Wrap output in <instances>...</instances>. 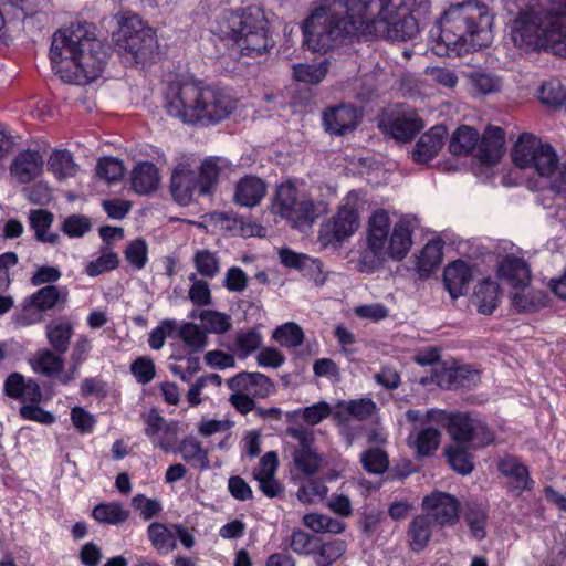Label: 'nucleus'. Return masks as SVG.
<instances>
[{
  "label": "nucleus",
  "mask_w": 566,
  "mask_h": 566,
  "mask_svg": "<svg viewBox=\"0 0 566 566\" xmlns=\"http://www.w3.org/2000/svg\"><path fill=\"white\" fill-rule=\"evenodd\" d=\"M429 0H322L302 25L304 43L327 51L353 36L412 39L419 30L413 11H428Z\"/></svg>",
  "instance_id": "f257e3e1"
},
{
  "label": "nucleus",
  "mask_w": 566,
  "mask_h": 566,
  "mask_svg": "<svg viewBox=\"0 0 566 566\" xmlns=\"http://www.w3.org/2000/svg\"><path fill=\"white\" fill-rule=\"evenodd\" d=\"M50 57L62 81L84 85L102 74L106 50L86 23H77L53 34Z\"/></svg>",
  "instance_id": "f03ea898"
},
{
  "label": "nucleus",
  "mask_w": 566,
  "mask_h": 566,
  "mask_svg": "<svg viewBox=\"0 0 566 566\" xmlns=\"http://www.w3.org/2000/svg\"><path fill=\"white\" fill-rule=\"evenodd\" d=\"M164 108L184 123L212 125L227 118L235 101L227 92L208 86L187 75H175L164 93Z\"/></svg>",
  "instance_id": "7ed1b4c3"
},
{
  "label": "nucleus",
  "mask_w": 566,
  "mask_h": 566,
  "mask_svg": "<svg viewBox=\"0 0 566 566\" xmlns=\"http://www.w3.org/2000/svg\"><path fill=\"white\" fill-rule=\"evenodd\" d=\"M493 17L489 8L479 2H464L450 7L439 21L438 53H464L491 43Z\"/></svg>",
  "instance_id": "20e7f679"
},
{
  "label": "nucleus",
  "mask_w": 566,
  "mask_h": 566,
  "mask_svg": "<svg viewBox=\"0 0 566 566\" xmlns=\"http://www.w3.org/2000/svg\"><path fill=\"white\" fill-rule=\"evenodd\" d=\"M512 39L520 48H544L566 53V0H539L522 10L512 23Z\"/></svg>",
  "instance_id": "39448f33"
},
{
  "label": "nucleus",
  "mask_w": 566,
  "mask_h": 566,
  "mask_svg": "<svg viewBox=\"0 0 566 566\" xmlns=\"http://www.w3.org/2000/svg\"><path fill=\"white\" fill-rule=\"evenodd\" d=\"M210 30L242 55H260L273 45L268 17L260 7L222 10L212 19Z\"/></svg>",
  "instance_id": "423d86ee"
},
{
  "label": "nucleus",
  "mask_w": 566,
  "mask_h": 566,
  "mask_svg": "<svg viewBox=\"0 0 566 566\" xmlns=\"http://www.w3.org/2000/svg\"><path fill=\"white\" fill-rule=\"evenodd\" d=\"M412 231L411 220H399L391 230L387 210H375L368 219V251L360 259V269L375 270L384 259L406 258L411 248Z\"/></svg>",
  "instance_id": "0eeeda50"
},
{
  "label": "nucleus",
  "mask_w": 566,
  "mask_h": 566,
  "mask_svg": "<svg viewBox=\"0 0 566 566\" xmlns=\"http://www.w3.org/2000/svg\"><path fill=\"white\" fill-rule=\"evenodd\" d=\"M512 159L521 169H532L555 192H566V159L560 161L549 143L534 134H522L512 149Z\"/></svg>",
  "instance_id": "6e6552de"
},
{
  "label": "nucleus",
  "mask_w": 566,
  "mask_h": 566,
  "mask_svg": "<svg viewBox=\"0 0 566 566\" xmlns=\"http://www.w3.org/2000/svg\"><path fill=\"white\" fill-rule=\"evenodd\" d=\"M448 431L453 444L446 448V455L451 468L460 473H471L474 469V459L469 448H480L495 440L486 422L472 413H452Z\"/></svg>",
  "instance_id": "1a4fd4ad"
},
{
  "label": "nucleus",
  "mask_w": 566,
  "mask_h": 566,
  "mask_svg": "<svg viewBox=\"0 0 566 566\" xmlns=\"http://www.w3.org/2000/svg\"><path fill=\"white\" fill-rule=\"evenodd\" d=\"M272 211L285 217L293 226H304L312 223L323 210L314 203L308 192L302 191L293 182H284L275 191Z\"/></svg>",
  "instance_id": "9d476101"
},
{
  "label": "nucleus",
  "mask_w": 566,
  "mask_h": 566,
  "mask_svg": "<svg viewBox=\"0 0 566 566\" xmlns=\"http://www.w3.org/2000/svg\"><path fill=\"white\" fill-rule=\"evenodd\" d=\"M117 45L132 53L136 62H146L158 53V39L151 27L145 25L137 14L124 17L116 36Z\"/></svg>",
  "instance_id": "9b49d317"
},
{
  "label": "nucleus",
  "mask_w": 566,
  "mask_h": 566,
  "mask_svg": "<svg viewBox=\"0 0 566 566\" xmlns=\"http://www.w3.org/2000/svg\"><path fill=\"white\" fill-rule=\"evenodd\" d=\"M360 224L355 195H349L336 213L322 222L318 239L322 244H336L355 234Z\"/></svg>",
  "instance_id": "f8f14e48"
},
{
  "label": "nucleus",
  "mask_w": 566,
  "mask_h": 566,
  "mask_svg": "<svg viewBox=\"0 0 566 566\" xmlns=\"http://www.w3.org/2000/svg\"><path fill=\"white\" fill-rule=\"evenodd\" d=\"M286 432L297 441L291 449L294 467L305 475L317 473L323 463V458L317 451V447H315L313 428H308V426H289Z\"/></svg>",
  "instance_id": "ddd939ff"
},
{
  "label": "nucleus",
  "mask_w": 566,
  "mask_h": 566,
  "mask_svg": "<svg viewBox=\"0 0 566 566\" xmlns=\"http://www.w3.org/2000/svg\"><path fill=\"white\" fill-rule=\"evenodd\" d=\"M379 127L396 139H411L421 132L423 122L417 111H398L385 115L379 122Z\"/></svg>",
  "instance_id": "4468645a"
},
{
  "label": "nucleus",
  "mask_w": 566,
  "mask_h": 566,
  "mask_svg": "<svg viewBox=\"0 0 566 566\" xmlns=\"http://www.w3.org/2000/svg\"><path fill=\"white\" fill-rule=\"evenodd\" d=\"M423 509L430 512L432 520L440 526H452L459 518V502L451 493L434 491L422 500Z\"/></svg>",
  "instance_id": "2eb2a0df"
},
{
  "label": "nucleus",
  "mask_w": 566,
  "mask_h": 566,
  "mask_svg": "<svg viewBox=\"0 0 566 566\" xmlns=\"http://www.w3.org/2000/svg\"><path fill=\"white\" fill-rule=\"evenodd\" d=\"M361 111L354 105H334L322 112L323 125L329 134L344 135L356 129Z\"/></svg>",
  "instance_id": "dca6fc26"
},
{
  "label": "nucleus",
  "mask_w": 566,
  "mask_h": 566,
  "mask_svg": "<svg viewBox=\"0 0 566 566\" xmlns=\"http://www.w3.org/2000/svg\"><path fill=\"white\" fill-rule=\"evenodd\" d=\"M170 189L172 197L179 205H189L196 192H199V178L189 164H178L171 175Z\"/></svg>",
  "instance_id": "f3484780"
},
{
  "label": "nucleus",
  "mask_w": 566,
  "mask_h": 566,
  "mask_svg": "<svg viewBox=\"0 0 566 566\" xmlns=\"http://www.w3.org/2000/svg\"><path fill=\"white\" fill-rule=\"evenodd\" d=\"M497 469L509 480V489L513 494H522L523 490H530L534 483L530 476V470L513 455H504L497 461Z\"/></svg>",
  "instance_id": "a211bd4d"
},
{
  "label": "nucleus",
  "mask_w": 566,
  "mask_h": 566,
  "mask_svg": "<svg viewBox=\"0 0 566 566\" xmlns=\"http://www.w3.org/2000/svg\"><path fill=\"white\" fill-rule=\"evenodd\" d=\"M3 391L15 400H29V402H41L43 400L40 384L32 380V378L27 380L25 376L19 374V371L9 374L3 382Z\"/></svg>",
  "instance_id": "6ab92c4d"
},
{
  "label": "nucleus",
  "mask_w": 566,
  "mask_h": 566,
  "mask_svg": "<svg viewBox=\"0 0 566 566\" xmlns=\"http://www.w3.org/2000/svg\"><path fill=\"white\" fill-rule=\"evenodd\" d=\"M44 163L41 153L27 149L15 155L10 166V174L20 184H28V181H32L38 175L42 174Z\"/></svg>",
  "instance_id": "aec40b11"
},
{
  "label": "nucleus",
  "mask_w": 566,
  "mask_h": 566,
  "mask_svg": "<svg viewBox=\"0 0 566 566\" xmlns=\"http://www.w3.org/2000/svg\"><path fill=\"white\" fill-rule=\"evenodd\" d=\"M268 191V186L260 176L245 174L235 184L234 200L244 207H255Z\"/></svg>",
  "instance_id": "412c9836"
},
{
  "label": "nucleus",
  "mask_w": 566,
  "mask_h": 566,
  "mask_svg": "<svg viewBox=\"0 0 566 566\" xmlns=\"http://www.w3.org/2000/svg\"><path fill=\"white\" fill-rule=\"evenodd\" d=\"M448 134L444 126H433L420 136L413 150L412 158L418 163H428L436 154L440 153L444 137Z\"/></svg>",
  "instance_id": "4be33fe9"
},
{
  "label": "nucleus",
  "mask_w": 566,
  "mask_h": 566,
  "mask_svg": "<svg viewBox=\"0 0 566 566\" xmlns=\"http://www.w3.org/2000/svg\"><path fill=\"white\" fill-rule=\"evenodd\" d=\"M377 402L373 399H352L350 401H338L335 405L333 417L338 423H346L350 417L364 421L377 412Z\"/></svg>",
  "instance_id": "5701e85b"
},
{
  "label": "nucleus",
  "mask_w": 566,
  "mask_h": 566,
  "mask_svg": "<svg viewBox=\"0 0 566 566\" xmlns=\"http://www.w3.org/2000/svg\"><path fill=\"white\" fill-rule=\"evenodd\" d=\"M472 272L463 260H455L443 271V282L451 297H460L467 293Z\"/></svg>",
  "instance_id": "b1692460"
},
{
  "label": "nucleus",
  "mask_w": 566,
  "mask_h": 566,
  "mask_svg": "<svg viewBox=\"0 0 566 566\" xmlns=\"http://www.w3.org/2000/svg\"><path fill=\"white\" fill-rule=\"evenodd\" d=\"M505 145V133L499 126H490L479 144V158L482 163L494 165L502 156Z\"/></svg>",
  "instance_id": "393cba45"
},
{
  "label": "nucleus",
  "mask_w": 566,
  "mask_h": 566,
  "mask_svg": "<svg viewBox=\"0 0 566 566\" xmlns=\"http://www.w3.org/2000/svg\"><path fill=\"white\" fill-rule=\"evenodd\" d=\"M436 380L441 387H470L480 381V374L472 367H448L436 373Z\"/></svg>",
  "instance_id": "a878e982"
},
{
  "label": "nucleus",
  "mask_w": 566,
  "mask_h": 566,
  "mask_svg": "<svg viewBox=\"0 0 566 566\" xmlns=\"http://www.w3.org/2000/svg\"><path fill=\"white\" fill-rule=\"evenodd\" d=\"M228 167L224 157H208L203 159L198 175V193H209L217 186L221 171Z\"/></svg>",
  "instance_id": "bb28decb"
},
{
  "label": "nucleus",
  "mask_w": 566,
  "mask_h": 566,
  "mask_svg": "<svg viewBox=\"0 0 566 566\" xmlns=\"http://www.w3.org/2000/svg\"><path fill=\"white\" fill-rule=\"evenodd\" d=\"M147 538L158 553H170L177 547L176 528L166 523H150L147 528Z\"/></svg>",
  "instance_id": "cd10ccee"
},
{
  "label": "nucleus",
  "mask_w": 566,
  "mask_h": 566,
  "mask_svg": "<svg viewBox=\"0 0 566 566\" xmlns=\"http://www.w3.org/2000/svg\"><path fill=\"white\" fill-rule=\"evenodd\" d=\"M160 172L150 161L137 164L132 172V186L136 192L148 193L158 188Z\"/></svg>",
  "instance_id": "c85d7f7f"
},
{
  "label": "nucleus",
  "mask_w": 566,
  "mask_h": 566,
  "mask_svg": "<svg viewBox=\"0 0 566 566\" xmlns=\"http://www.w3.org/2000/svg\"><path fill=\"white\" fill-rule=\"evenodd\" d=\"M46 338L55 354L63 356L70 347L74 326L71 321H51L45 327Z\"/></svg>",
  "instance_id": "c756f323"
},
{
  "label": "nucleus",
  "mask_w": 566,
  "mask_h": 566,
  "mask_svg": "<svg viewBox=\"0 0 566 566\" xmlns=\"http://www.w3.org/2000/svg\"><path fill=\"white\" fill-rule=\"evenodd\" d=\"M235 385L248 389L253 400L255 398H266L275 389L272 380L265 374H260V371H241L235 380Z\"/></svg>",
  "instance_id": "7c9ffc66"
},
{
  "label": "nucleus",
  "mask_w": 566,
  "mask_h": 566,
  "mask_svg": "<svg viewBox=\"0 0 566 566\" xmlns=\"http://www.w3.org/2000/svg\"><path fill=\"white\" fill-rule=\"evenodd\" d=\"M426 512L412 518L409 525V546L413 551L424 549L432 536V516L428 510Z\"/></svg>",
  "instance_id": "2f4dec72"
},
{
  "label": "nucleus",
  "mask_w": 566,
  "mask_h": 566,
  "mask_svg": "<svg viewBox=\"0 0 566 566\" xmlns=\"http://www.w3.org/2000/svg\"><path fill=\"white\" fill-rule=\"evenodd\" d=\"M500 301V286L492 279H483L475 287L473 302L482 314H492Z\"/></svg>",
  "instance_id": "473e14b6"
},
{
  "label": "nucleus",
  "mask_w": 566,
  "mask_h": 566,
  "mask_svg": "<svg viewBox=\"0 0 566 566\" xmlns=\"http://www.w3.org/2000/svg\"><path fill=\"white\" fill-rule=\"evenodd\" d=\"M29 363L35 373H42L46 377H54V375H59L63 370L65 359L56 355L54 348L52 350L51 348H40L29 359Z\"/></svg>",
  "instance_id": "72a5a7b5"
},
{
  "label": "nucleus",
  "mask_w": 566,
  "mask_h": 566,
  "mask_svg": "<svg viewBox=\"0 0 566 566\" xmlns=\"http://www.w3.org/2000/svg\"><path fill=\"white\" fill-rule=\"evenodd\" d=\"M499 274L516 286H525L531 277L530 266L522 258H505L499 266Z\"/></svg>",
  "instance_id": "f704fd0d"
},
{
  "label": "nucleus",
  "mask_w": 566,
  "mask_h": 566,
  "mask_svg": "<svg viewBox=\"0 0 566 566\" xmlns=\"http://www.w3.org/2000/svg\"><path fill=\"white\" fill-rule=\"evenodd\" d=\"M177 450L180 452L182 459L191 463V465H195V468H210L209 453L196 437L182 439Z\"/></svg>",
  "instance_id": "c9c22d12"
},
{
  "label": "nucleus",
  "mask_w": 566,
  "mask_h": 566,
  "mask_svg": "<svg viewBox=\"0 0 566 566\" xmlns=\"http://www.w3.org/2000/svg\"><path fill=\"white\" fill-rule=\"evenodd\" d=\"M66 296L65 290H61L59 285H45L24 300V307L50 310V307H54L59 301L66 300Z\"/></svg>",
  "instance_id": "e433bc0d"
},
{
  "label": "nucleus",
  "mask_w": 566,
  "mask_h": 566,
  "mask_svg": "<svg viewBox=\"0 0 566 566\" xmlns=\"http://www.w3.org/2000/svg\"><path fill=\"white\" fill-rule=\"evenodd\" d=\"M192 262L197 273L203 276L205 280L206 277L218 276L222 269L220 254L212 252V250H207V248L196 250L192 255Z\"/></svg>",
  "instance_id": "4c0bfd02"
},
{
  "label": "nucleus",
  "mask_w": 566,
  "mask_h": 566,
  "mask_svg": "<svg viewBox=\"0 0 566 566\" xmlns=\"http://www.w3.org/2000/svg\"><path fill=\"white\" fill-rule=\"evenodd\" d=\"M92 515L101 524H123L128 520L130 512L122 502H102L93 507Z\"/></svg>",
  "instance_id": "58836bf2"
},
{
  "label": "nucleus",
  "mask_w": 566,
  "mask_h": 566,
  "mask_svg": "<svg viewBox=\"0 0 566 566\" xmlns=\"http://www.w3.org/2000/svg\"><path fill=\"white\" fill-rule=\"evenodd\" d=\"M347 549L344 539H333L332 542H321L316 537L314 563L316 566H331L336 559H339Z\"/></svg>",
  "instance_id": "ea45409f"
},
{
  "label": "nucleus",
  "mask_w": 566,
  "mask_h": 566,
  "mask_svg": "<svg viewBox=\"0 0 566 566\" xmlns=\"http://www.w3.org/2000/svg\"><path fill=\"white\" fill-rule=\"evenodd\" d=\"M480 142V135L472 126H460L452 134L449 149L453 154H469Z\"/></svg>",
  "instance_id": "a19ab883"
},
{
  "label": "nucleus",
  "mask_w": 566,
  "mask_h": 566,
  "mask_svg": "<svg viewBox=\"0 0 566 566\" xmlns=\"http://www.w3.org/2000/svg\"><path fill=\"white\" fill-rule=\"evenodd\" d=\"M29 220L39 240L43 242H57L60 234L49 233V228L54 221L52 212H49V210H31Z\"/></svg>",
  "instance_id": "79ce46f5"
},
{
  "label": "nucleus",
  "mask_w": 566,
  "mask_h": 566,
  "mask_svg": "<svg viewBox=\"0 0 566 566\" xmlns=\"http://www.w3.org/2000/svg\"><path fill=\"white\" fill-rule=\"evenodd\" d=\"M467 77L473 92L482 93V95L500 92L502 86L501 77L495 73H490V71H470Z\"/></svg>",
  "instance_id": "37998d69"
},
{
  "label": "nucleus",
  "mask_w": 566,
  "mask_h": 566,
  "mask_svg": "<svg viewBox=\"0 0 566 566\" xmlns=\"http://www.w3.org/2000/svg\"><path fill=\"white\" fill-rule=\"evenodd\" d=\"M49 169L59 177H71L76 174L77 167L72 153L62 149V151H54L49 158Z\"/></svg>",
  "instance_id": "c03bdc74"
},
{
  "label": "nucleus",
  "mask_w": 566,
  "mask_h": 566,
  "mask_svg": "<svg viewBox=\"0 0 566 566\" xmlns=\"http://www.w3.org/2000/svg\"><path fill=\"white\" fill-rule=\"evenodd\" d=\"M179 338L190 348L191 352H201L208 343V336L205 329H201L196 323H181Z\"/></svg>",
  "instance_id": "a18cd8bd"
},
{
  "label": "nucleus",
  "mask_w": 566,
  "mask_h": 566,
  "mask_svg": "<svg viewBox=\"0 0 566 566\" xmlns=\"http://www.w3.org/2000/svg\"><path fill=\"white\" fill-rule=\"evenodd\" d=\"M360 462L369 473H384L390 464L387 451H384L380 447L366 449L360 455Z\"/></svg>",
  "instance_id": "49530a36"
},
{
  "label": "nucleus",
  "mask_w": 566,
  "mask_h": 566,
  "mask_svg": "<svg viewBox=\"0 0 566 566\" xmlns=\"http://www.w3.org/2000/svg\"><path fill=\"white\" fill-rule=\"evenodd\" d=\"M302 522L305 526L314 530V532H334L337 534V532L345 530V525L342 521H337V518H333V516H328V514H318V512L305 514L302 517Z\"/></svg>",
  "instance_id": "de8ad7c7"
},
{
  "label": "nucleus",
  "mask_w": 566,
  "mask_h": 566,
  "mask_svg": "<svg viewBox=\"0 0 566 566\" xmlns=\"http://www.w3.org/2000/svg\"><path fill=\"white\" fill-rule=\"evenodd\" d=\"M143 419L145 422V433L153 440H156L160 431H164V433H171L174 438L176 424H168L167 420L160 416L157 409H150L147 413H143Z\"/></svg>",
  "instance_id": "09e8293b"
},
{
  "label": "nucleus",
  "mask_w": 566,
  "mask_h": 566,
  "mask_svg": "<svg viewBox=\"0 0 566 566\" xmlns=\"http://www.w3.org/2000/svg\"><path fill=\"white\" fill-rule=\"evenodd\" d=\"M272 337L282 345L297 347V345L304 342V332L297 323L289 321V323H283V325L276 327L272 333Z\"/></svg>",
  "instance_id": "8fccbe9b"
},
{
  "label": "nucleus",
  "mask_w": 566,
  "mask_h": 566,
  "mask_svg": "<svg viewBox=\"0 0 566 566\" xmlns=\"http://www.w3.org/2000/svg\"><path fill=\"white\" fill-rule=\"evenodd\" d=\"M289 547L300 555H313L315 559L316 537L303 528H294L289 537Z\"/></svg>",
  "instance_id": "3c124183"
},
{
  "label": "nucleus",
  "mask_w": 566,
  "mask_h": 566,
  "mask_svg": "<svg viewBox=\"0 0 566 566\" xmlns=\"http://www.w3.org/2000/svg\"><path fill=\"white\" fill-rule=\"evenodd\" d=\"M240 374H237V376H233V378H230L228 380V386L232 389V395L230 396V402L234 406L239 412H242V415H247V412H251V410H255L256 402L251 397V392L249 390H245V388H239V386L235 385V380L238 379Z\"/></svg>",
  "instance_id": "603ef678"
},
{
  "label": "nucleus",
  "mask_w": 566,
  "mask_h": 566,
  "mask_svg": "<svg viewBox=\"0 0 566 566\" xmlns=\"http://www.w3.org/2000/svg\"><path fill=\"white\" fill-rule=\"evenodd\" d=\"M464 518L471 530L474 538H484L486 536L488 512L482 506H469L464 513Z\"/></svg>",
  "instance_id": "864d4df0"
},
{
  "label": "nucleus",
  "mask_w": 566,
  "mask_h": 566,
  "mask_svg": "<svg viewBox=\"0 0 566 566\" xmlns=\"http://www.w3.org/2000/svg\"><path fill=\"white\" fill-rule=\"evenodd\" d=\"M539 97L544 104L549 106H566V91L560 80H548L539 88Z\"/></svg>",
  "instance_id": "5fc2aeb1"
},
{
  "label": "nucleus",
  "mask_w": 566,
  "mask_h": 566,
  "mask_svg": "<svg viewBox=\"0 0 566 566\" xmlns=\"http://www.w3.org/2000/svg\"><path fill=\"white\" fill-rule=\"evenodd\" d=\"M262 345V334L258 329H242L237 333L234 349L239 356H249Z\"/></svg>",
  "instance_id": "6e6d98bb"
},
{
  "label": "nucleus",
  "mask_w": 566,
  "mask_h": 566,
  "mask_svg": "<svg viewBox=\"0 0 566 566\" xmlns=\"http://www.w3.org/2000/svg\"><path fill=\"white\" fill-rule=\"evenodd\" d=\"M544 294L542 292H531V290H521L512 295V305L518 312H534L541 305H544Z\"/></svg>",
  "instance_id": "4d7b16f0"
},
{
  "label": "nucleus",
  "mask_w": 566,
  "mask_h": 566,
  "mask_svg": "<svg viewBox=\"0 0 566 566\" xmlns=\"http://www.w3.org/2000/svg\"><path fill=\"white\" fill-rule=\"evenodd\" d=\"M441 442V430L434 426L422 428L417 434L416 446L419 454H431Z\"/></svg>",
  "instance_id": "13d9d810"
},
{
  "label": "nucleus",
  "mask_w": 566,
  "mask_h": 566,
  "mask_svg": "<svg viewBox=\"0 0 566 566\" xmlns=\"http://www.w3.org/2000/svg\"><path fill=\"white\" fill-rule=\"evenodd\" d=\"M328 71V61H322L314 65H294L293 75L297 81H305V83H319Z\"/></svg>",
  "instance_id": "bf43d9fd"
},
{
  "label": "nucleus",
  "mask_w": 566,
  "mask_h": 566,
  "mask_svg": "<svg viewBox=\"0 0 566 566\" xmlns=\"http://www.w3.org/2000/svg\"><path fill=\"white\" fill-rule=\"evenodd\" d=\"M297 412L308 426H317V423L324 421L329 415L334 417V409L331 407L329 402L326 401L313 402V405L308 407L297 409Z\"/></svg>",
  "instance_id": "052dcab7"
},
{
  "label": "nucleus",
  "mask_w": 566,
  "mask_h": 566,
  "mask_svg": "<svg viewBox=\"0 0 566 566\" xmlns=\"http://www.w3.org/2000/svg\"><path fill=\"white\" fill-rule=\"evenodd\" d=\"M119 263V258L116 252H112V250H104L101 256L95 260H91L86 266V273L90 276H98V274H103V272H107V270H114L117 268Z\"/></svg>",
  "instance_id": "680f3d73"
},
{
  "label": "nucleus",
  "mask_w": 566,
  "mask_h": 566,
  "mask_svg": "<svg viewBox=\"0 0 566 566\" xmlns=\"http://www.w3.org/2000/svg\"><path fill=\"white\" fill-rule=\"evenodd\" d=\"M96 170L97 175L106 181H116V179H120L125 174L124 164L117 157H102L98 160Z\"/></svg>",
  "instance_id": "e2e57ef3"
},
{
  "label": "nucleus",
  "mask_w": 566,
  "mask_h": 566,
  "mask_svg": "<svg viewBox=\"0 0 566 566\" xmlns=\"http://www.w3.org/2000/svg\"><path fill=\"white\" fill-rule=\"evenodd\" d=\"M200 318L211 333H226L232 325V318L219 311H201Z\"/></svg>",
  "instance_id": "0e129e2a"
},
{
  "label": "nucleus",
  "mask_w": 566,
  "mask_h": 566,
  "mask_svg": "<svg viewBox=\"0 0 566 566\" xmlns=\"http://www.w3.org/2000/svg\"><path fill=\"white\" fill-rule=\"evenodd\" d=\"M189 279L192 280L189 289V298L192 303L197 305H208V303H211L212 296L208 281H205L203 276L198 279L196 273H191Z\"/></svg>",
  "instance_id": "69168bd1"
},
{
  "label": "nucleus",
  "mask_w": 566,
  "mask_h": 566,
  "mask_svg": "<svg viewBox=\"0 0 566 566\" xmlns=\"http://www.w3.org/2000/svg\"><path fill=\"white\" fill-rule=\"evenodd\" d=\"M132 504L135 509H137L139 515L144 520H151L155 515L160 513L163 506L159 500H153V497H146L144 493H137L132 499Z\"/></svg>",
  "instance_id": "338daca9"
},
{
  "label": "nucleus",
  "mask_w": 566,
  "mask_h": 566,
  "mask_svg": "<svg viewBox=\"0 0 566 566\" xmlns=\"http://www.w3.org/2000/svg\"><path fill=\"white\" fill-rule=\"evenodd\" d=\"M91 228L92 222L88 216L71 214L62 222V231L69 235H84Z\"/></svg>",
  "instance_id": "774afa93"
}]
</instances>
